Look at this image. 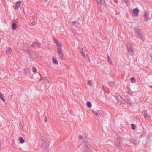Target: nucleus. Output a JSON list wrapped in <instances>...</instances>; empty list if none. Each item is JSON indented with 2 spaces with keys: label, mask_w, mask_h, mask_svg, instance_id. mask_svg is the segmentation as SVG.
<instances>
[{
  "label": "nucleus",
  "mask_w": 152,
  "mask_h": 152,
  "mask_svg": "<svg viewBox=\"0 0 152 152\" xmlns=\"http://www.w3.org/2000/svg\"><path fill=\"white\" fill-rule=\"evenodd\" d=\"M134 30L137 37L139 38L141 40L143 41L142 30L138 27L135 26L134 27Z\"/></svg>",
  "instance_id": "nucleus-1"
},
{
  "label": "nucleus",
  "mask_w": 152,
  "mask_h": 152,
  "mask_svg": "<svg viewBox=\"0 0 152 152\" xmlns=\"http://www.w3.org/2000/svg\"><path fill=\"white\" fill-rule=\"evenodd\" d=\"M127 50L129 54L132 56H133L135 53V52L133 48L131 45H127Z\"/></svg>",
  "instance_id": "nucleus-2"
},
{
  "label": "nucleus",
  "mask_w": 152,
  "mask_h": 152,
  "mask_svg": "<svg viewBox=\"0 0 152 152\" xmlns=\"http://www.w3.org/2000/svg\"><path fill=\"white\" fill-rule=\"evenodd\" d=\"M42 140L43 141V142L42 143V145L43 148H45V149L44 150L45 152H48V148L49 147V145L48 142L43 141V139H42Z\"/></svg>",
  "instance_id": "nucleus-3"
},
{
  "label": "nucleus",
  "mask_w": 152,
  "mask_h": 152,
  "mask_svg": "<svg viewBox=\"0 0 152 152\" xmlns=\"http://www.w3.org/2000/svg\"><path fill=\"white\" fill-rule=\"evenodd\" d=\"M115 145L117 147H121V142L120 138L116 137L115 138Z\"/></svg>",
  "instance_id": "nucleus-4"
},
{
  "label": "nucleus",
  "mask_w": 152,
  "mask_h": 152,
  "mask_svg": "<svg viewBox=\"0 0 152 152\" xmlns=\"http://www.w3.org/2000/svg\"><path fill=\"white\" fill-rule=\"evenodd\" d=\"M91 143L87 141L85 142V146L86 147V150H85L84 152H88L89 150H90L91 146Z\"/></svg>",
  "instance_id": "nucleus-5"
},
{
  "label": "nucleus",
  "mask_w": 152,
  "mask_h": 152,
  "mask_svg": "<svg viewBox=\"0 0 152 152\" xmlns=\"http://www.w3.org/2000/svg\"><path fill=\"white\" fill-rule=\"evenodd\" d=\"M120 97V99H121L122 100L121 101V102L122 104H125L126 103L128 104H131V101L129 99H126L125 100H124V99L122 100V98L121 96L119 97L118 99V98Z\"/></svg>",
  "instance_id": "nucleus-6"
},
{
  "label": "nucleus",
  "mask_w": 152,
  "mask_h": 152,
  "mask_svg": "<svg viewBox=\"0 0 152 152\" xmlns=\"http://www.w3.org/2000/svg\"><path fill=\"white\" fill-rule=\"evenodd\" d=\"M149 15V13H147L146 11H145L144 13L143 16L145 21H147L148 19V16Z\"/></svg>",
  "instance_id": "nucleus-7"
},
{
  "label": "nucleus",
  "mask_w": 152,
  "mask_h": 152,
  "mask_svg": "<svg viewBox=\"0 0 152 152\" xmlns=\"http://www.w3.org/2000/svg\"><path fill=\"white\" fill-rule=\"evenodd\" d=\"M99 5L101 6L102 4L104 5L105 1L104 0H96Z\"/></svg>",
  "instance_id": "nucleus-8"
},
{
  "label": "nucleus",
  "mask_w": 152,
  "mask_h": 152,
  "mask_svg": "<svg viewBox=\"0 0 152 152\" xmlns=\"http://www.w3.org/2000/svg\"><path fill=\"white\" fill-rule=\"evenodd\" d=\"M30 58L32 59H34L37 57V55H36L35 53L33 52H32V53L30 54V56H29Z\"/></svg>",
  "instance_id": "nucleus-9"
},
{
  "label": "nucleus",
  "mask_w": 152,
  "mask_h": 152,
  "mask_svg": "<svg viewBox=\"0 0 152 152\" xmlns=\"http://www.w3.org/2000/svg\"><path fill=\"white\" fill-rule=\"evenodd\" d=\"M21 3V1H20L17 2L15 5V7L14 8V9L15 10L18 9L19 7L20 6Z\"/></svg>",
  "instance_id": "nucleus-10"
},
{
  "label": "nucleus",
  "mask_w": 152,
  "mask_h": 152,
  "mask_svg": "<svg viewBox=\"0 0 152 152\" xmlns=\"http://www.w3.org/2000/svg\"><path fill=\"white\" fill-rule=\"evenodd\" d=\"M53 40L54 42L56 44L57 46L58 45L61 46V44L57 39L54 38Z\"/></svg>",
  "instance_id": "nucleus-11"
},
{
  "label": "nucleus",
  "mask_w": 152,
  "mask_h": 152,
  "mask_svg": "<svg viewBox=\"0 0 152 152\" xmlns=\"http://www.w3.org/2000/svg\"><path fill=\"white\" fill-rule=\"evenodd\" d=\"M142 113L145 118L148 117V115H147V112L146 111L143 110L142 111Z\"/></svg>",
  "instance_id": "nucleus-12"
},
{
  "label": "nucleus",
  "mask_w": 152,
  "mask_h": 152,
  "mask_svg": "<svg viewBox=\"0 0 152 152\" xmlns=\"http://www.w3.org/2000/svg\"><path fill=\"white\" fill-rule=\"evenodd\" d=\"M19 140L20 143L21 144L25 142L24 139L21 137H19Z\"/></svg>",
  "instance_id": "nucleus-13"
},
{
  "label": "nucleus",
  "mask_w": 152,
  "mask_h": 152,
  "mask_svg": "<svg viewBox=\"0 0 152 152\" xmlns=\"http://www.w3.org/2000/svg\"><path fill=\"white\" fill-rule=\"evenodd\" d=\"M139 12V10L138 8H135L134 10L133 13L134 14H137Z\"/></svg>",
  "instance_id": "nucleus-14"
},
{
  "label": "nucleus",
  "mask_w": 152,
  "mask_h": 152,
  "mask_svg": "<svg viewBox=\"0 0 152 152\" xmlns=\"http://www.w3.org/2000/svg\"><path fill=\"white\" fill-rule=\"evenodd\" d=\"M12 52V49L11 48H9L7 49L6 51V52L7 54H11Z\"/></svg>",
  "instance_id": "nucleus-15"
},
{
  "label": "nucleus",
  "mask_w": 152,
  "mask_h": 152,
  "mask_svg": "<svg viewBox=\"0 0 152 152\" xmlns=\"http://www.w3.org/2000/svg\"><path fill=\"white\" fill-rule=\"evenodd\" d=\"M61 47V46L58 45L57 46V50L58 52L62 51Z\"/></svg>",
  "instance_id": "nucleus-16"
},
{
  "label": "nucleus",
  "mask_w": 152,
  "mask_h": 152,
  "mask_svg": "<svg viewBox=\"0 0 152 152\" xmlns=\"http://www.w3.org/2000/svg\"><path fill=\"white\" fill-rule=\"evenodd\" d=\"M58 55L60 57V58L61 59H62L63 58V53L62 51L58 52Z\"/></svg>",
  "instance_id": "nucleus-17"
},
{
  "label": "nucleus",
  "mask_w": 152,
  "mask_h": 152,
  "mask_svg": "<svg viewBox=\"0 0 152 152\" xmlns=\"http://www.w3.org/2000/svg\"><path fill=\"white\" fill-rule=\"evenodd\" d=\"M107 59H108V61L110 64H112V62L111 61V58H110V56L107 54Z\"/></svg>",
  "instance_id": "nucleus-18"
},
{
  "label": "nucleus",
  "mask_w": 152,
  "mask_h": 152,
  "mask_svg": "<svg viewBox=\"0 0 152 152\" xmlns=\"http://www.w3.org/2000/svg\"><path fill=\"white\" fill-rule=\"evenodd\" d=\"M130 80L131 82L132 83H135L136 82L135 79L134 77H131Z\"/></svg>",
  "instance_id": "nucleus-19"
},
{
  "label": "nucleus",
  "mask_w": 152,
  "mask_h": 152,
  "mask_svg": "<svg viewBox=\"0 0 152 152\" xmlns=\"http://www.w3.org/2000/svg\"><path fill=\"white\" fill-rule=\"evenodd\" d=\"M33 44H36L37 47H39L40 46V43L38 41L34 42Z\"/></svg>",
  "instance_id": "nucleus-20"
},
{
  "label": "nucleus",
  "mask_w": 152,
  "mask_h": 152,
  "mask_svg": "<svg viewBox=\"0 0 152 152\" xmlns=\"http://www.w3.org/2000/svg\"><path fill=\"white\" fill-rule=\"evenodd\" d=\"M87 105L89 108H90L92 107V104L90 102H87Z\"/></svg>",
  "instance_id": "nucleus-21"
},
{
  "label": "nucleus",
  "mask_w": 152,
  "mask_h": 152,
  "mask_svg": "<svg viewBox=\"0 0 152 152\" xmlns=\"http://www.w3.org/2000/svg\"><path fill=\"white\" fill-rule=\"evenodd\" d=\"M130 142L134 144H136V141L133 139H131L130 140Z\"/></svg>",
  "instance_id": "nucleus-22"
},
{
  "label": "nucleus",
  "mask_w": 152,
  "mask_h": 152,
  "mask_svg": "<svg viewBox=\"0 0 152 152\" xmlns=\"http://www.w3.org/2000/svg\"><path fill=\"white\" fill-rule=\"evenodd\" d=\"M146 134V133L145 131H143V132H141V133L140 137H143L145 136Z\"/></svg>",
  "instance_id": "nucleus-23"
},
{
  "label": "nucleus",
  "mask_w": 152,
  "mask_h": 152,
  "mask_svg": "<svg viewBox=\"0 0 152 152\" xmlns=\"http://www.w3.org/2000/svg\"><path fill=\"white\" fill-rule=\"evenodd\" d=\"M12 28L13 29H15L17 28V26L16 24L15 23H13L12 25Z\"/></svg>",
  "instance_id": "nucleus-24"
},
{
  "label": "nucleus",
  "mask_w": 152,
  "mask_h": 152,
  "mask_svg": "<svg viewBox=\"0 0 152 152\" xmlns=\"http://www.w3.org/2000/svg\"><path fill=\"white\" fill-rule=\"evenodd\" d=\"M28 69H24V70L23 71V73H24L25 74H28Z\"/></svg>",
  "instance_id": "nucleus-25"
},
{
  "label": "nucleus",
  "mask_w": 152,
  "mask_h": 152,
  "mask_svg": "<svg viewBox=\"0 0 152 152\" xmlns=\"http://www.w3.org/2000/svg\"><path fill=\"white\" fill-rule=\"evenodd\" d=\"M131 128L133 130H135L136 128V126L135 125L133 124H131Z\"/></svg>",
  "instance_id": "nucleus-26"
},
{
  "label": "nucleus",
  "mask_w": 152,
  "mask_h": 152,
  "mask_svg": "<svg viewBox=\"0 0 152 152\" xmlns=\"http://www.w3.org/2000/svg\"><path fill=\"white\" fill-rule=\"evenodd\" d=\"M92 112L94 113L95 114L97 115L98 116H99L100 115V113H98L97 112H96L94 110H92Z\"/></svg>",
  "instance_id": "nucleus-27"
},
{
  "label": "nucleus",
  "mask_w": 152,
  "mask_h": 152,
  "mask_svg": "<svg viewBox=\"0 0 152 152\" xmlns=\"http://www.w3.org/2000/svg\"><path fill=\"white\" fill-rule=\"evenodd\" d=\"M53 62L54 63H55L56 64H58V61H57V60H56V59L53 58Z\"/></svg>",
  "instance_id": "nucleus-28"
},
{
  "label": "nucleus",
  "mask_w": 152,
  "mask_h": 152,
  "mask_svg": "<svg viewBox=\"0 0 152 152\" xmlns=\"http://www.w3.org/2000/svg\"><path fill=\"white\" fill-rule=\"evenodd\" d=\"M32 70L33 72L34 73L35 72L37 71L36 69L34 66H33L32 67Z\"/></svg>",
  "instance_id": "nucleus-29"
},
{
  "label": "nucleus",
  "mask_w": 152,
  "mask_h": 152,
  "mask_svg": "<svg viewBox=\"0 0 152 152\" xmlns=\"http://www.w3.org/2000/svg\"><path fill=\"white\" fill-rule=\"evenodd\" d=\"M133 93L132 92L130 89L128 91V94L130 95H132Z\"/></svg>",
  "instance_id": "nucleus-30"
},
{
  "label": "nucleus",
  "mask_w": 152,
  "mask_h": 152,
  "mask_svg": "<svg viewBox=\"0 0 152 152\" xmlns=\"http://www.w3.org/2000/svg\"><path fill=\"white\" fill-rule=\"evenodd\" d=\"M88 83L90 86H92L93 84L92 83L90 80L88 81Z\"/></svg>",
  "instance_id": "nucleus-31"
},
{
  "label": "nucleus",
  "mask_w": 152,
  "mask_h": 152,
  "mask_svg": "<svg viewBox=\"0 0 152 152\" xmlns=\"http://www.w3.org/2000/svg\"><path fill=\"white\" fill-rule=\"evenodd\" d=\"M0 98L4 102L5 101V100L4 99V97H3V96H2L0 97Z\"/></svg>",
  "instance_id": "nucleus-32"
},
{
  "label": "nucleus",
  "mask_w": 152,
  "mask_h": 152,
  "mask_svg": "<svg viewBox=\"0 0 152 152\" xmlns=\"http://www.w3.org/2000/svg\"><path fill=\"white\" fill-rule=\"evenodd\" d=\"M79 139H82L83 138V136L82 135H79L78 137Z\"/></svg>",
  "instance_id": "nucleus-33"
},
{
  "label": "nucleus",
  "mask_w": 152,
  "mask_h": 152,
  "mask_svg": "<svg viewBox=\"0 0 152 152\" xmlns=\"http://www.w3.org/2000/svg\"><path fill=\"white\" fill-rule=\"evenodd\" d=\"M31 47L33 48H35V47L36 46H37L36 44H33V43L31 45Z\"/></svg>",
  "instance_id": "nucleus-34"
},
{
  "label": "nucleus",
  "mask_w": 152,
  "mask_h": 152,
  "mask_svg": "<svg viewBox=\"0 0 152 152\" xmlns=\"http://www.w3.org/2000/svg\"><path fill=\"white\" fill-rule=\"evenodd\" d=\"M19 126H20V128L21 129H22L23 126H22V125L21 123H20L19 124Z\"/></svg>",
  "instance_id": "nucleus-35"
},
{
  "label": "nucleus",
  "mask_w": 152,
  "mask_h": 152,
  "mask_svg": "<svg viewBox=\"0 0 152 152\" xmlns=\"http://www.w3.org/2000/svg\"><path fill=\"white\" fill-rule=\"evenodd\" d=\"M83 49H80V53H81V54H83Z\"/></svg>",
  "instance_id": "nucleus-36"
},
{
  "label": "nucleus",
  "mask_w": 152,
  "mask_h": 152,
  "mask_svg": "<svg viewBox=\"0 0 152 152\" xmlns=\"http://www.w3.org/2000/svg\"><path fill=\"white\" fill-rule=\"evenodd\" d=\"M35 23V22H32L31 24V26H33L34 25Z\"/></svg>",
  "instance_id": "nucleus-37"
},
{
  "label": "nucleus",
  "mask_w": 152,
  "mask_h": 152,
  "mask_svg": "<svg viewBox=\"0 0 152 152\" xmlns=\"http://www.w3.org/2000/svg\"><path fill=\"white\" fill-rule=\"evenodd\" d=\"M76 23V22L75 21L72 22V24L73 25H75Z\"/></svg>",
  "instance_id": "nucleus-38"
},
{
  "label": "nucleus",
  "mask_w": 152,
  "mask_h": 152,
  "mask_svg": "<svg viewBox=\"0 0 152 152\" xmlns=\"http://www.w3.org/2000/svg\"><path fill=\"white\" fill-rule=\"evenodd\" d=\"M47 121V118L46 117H45V122H46Z\"/></svg>",
  "instance_id": "nucleus-39"
},
{
  "label": "nucleus",
  "mask_w": 152,
  "mask_h": 152,
  "mask_svg": "<svg viewBox=\"0 0 152 152\" xmlns=\"http://www.w3.org/2000/svg\"><path fill=\"white\" fill-rule=\"evenodd\" d=\"M1 143L0 142V150H1Z\"/></svg>",
  "instance_id": "nucleus-40"
},
{
  "label": "nucleus",
  "mask_w": 152,
  "mask_h": 152,
  "mask_svg": "<svg viewBox=\"0 0 152 152\" xmlns=\"http://www.w3.org/2000/svg\"><path fill=\"white\" fill-rule=\"evenodd\" d=\"M2 96H3L2 94L0 92V97Z\"/></svg>",
  "instance_id": "nucleus-41"
},
{
  "label": "nucleus",
  "mask_w": 152,
  "mask_h": 152,
  "mask_svg": "<svg viewBox=\"0 0 152 152\" xmlns=\"http://www.w3.org/2000/svg\"><path fill=\"white\" fill-rule=\"evenodd\" d=\"M82 55L84 57H85V55L84 53H83V54H82Z\"/></svg>",
  "instance_id": "nucleus-42"
},
{
  "label": "nucleus",
  "mask_w": 152,
  "mask_h": 152,
  "mask_svg": "<svg viewBox=\"0 0 152 152\" xmlns=\"http://www.w3.org/2000/svg\"><path fill=\"white\" fill-rule=\"evenodd\" d=\"M104 86H102V89H103L104 88Z\"/></svg>",
  "instance_id": "nucleus-43"
},
{
  "label": "nucleus",
  "mask_w": 152,
  "mask_h": 152,
  "mask_svg": "<svg viewBox=\"0 0 152 152\" xmlns=\"http://www.w3.org/2000/svg\"><path fill=\"white\" fill-rule=\"evenodd\" d=\"M85 148H86V147L85 146ZM85 150H86V149H85V150L83 151H83H84V152Z\"/></svg>",
  "instance_id": "nucleus-44"
},
{
  "label": "nucleus",
  "mask_w": 152,
  "mask_h": 152,
  "mask_svg": "<svg viewBox=\"0 0 152 152\" xmlns=\"http://www.w3.org/2000/svg\"><path fill=\"white\" fill-rule=\"evenodd\" d=\"M1 42V39L0 38V42Z\"/></svg>",
  "instance_id": "nucleus-45"
},
{
  "label": "nucleus",
  "mask_w": 152,
  "mask_h": 152,
  "mask_svg": "<svg viewBox=\"0 0 152 152\" xmlns=\"http://www.w3.org/2000/svg\"><path fill=\"white\" fill-rule=\"evenodd\" d=\"M48 82L49 83H50V82Z\"/></svg>",
  "instance_id": "nucleus-46"
}]
</instances>
